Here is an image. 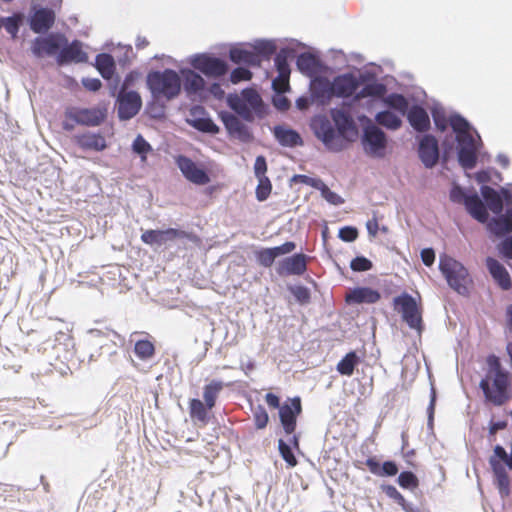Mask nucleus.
Here are the masks:
<instances>
[{
	"label": "nucleus",
	"instance_id": "423d86ee",
	"mask_svg": "<svg viewBox=\"0 0 512 512\" xmlns=\"http://www.w3.org/2000/svg\"><path fill=\"white\" fill-rule=\"evenodd\" d=\"M358 119L363 124L361 136L363 151L369 157L384 158L388 145L387 134L366 115H360Z\"/></svg>",
	"mask_w": 512,
	"mask_h": 512
},
{
	"label": "nucleus",
	"instance_id": "1a4fd4ad",
	"mask_svg": "<svg viewBox=\"0 0 512 512\" xmlns=\"http://www.w3.org/2000/svg\"><path fill=\"white\" fill-rule=\"evenodd\" d=\"M510 386V375L508 371L499 372L482 379L480 388L485 398L494 405L500 406L508 399V388Z\"/></svg>",
	"mask_w": 512,
	"mask_h": 512
},
{
	"label": "nucleus",
	"instance_id": "13d9d810",
	"mask_svg": "<svg viewBox=\"0 0 512 512\" xmlns=\"http://www.w3.org/2000/svg\"><path fill=\"white\" fill-rule=\"evenodd\" d=\"M437 400V393L435 387L432 385L430 390V402L427 407V425L430 429L433 428L435 406Z\"/></svg>",
	"mask_w": 512,
	"mask_h": 512
},
{
	"label": "nucleus",
	"instance_id": "2eb2a0df",
	"mask_svg": "<svg viewBox=\"0 0 512 512\" xmlns=\"http://www.w3.org/2000/svg\"><path fill=\"white\" fill-rule=\"evenodd\" d=\"M394 302L397 311L401 313L407 325L421 333L423 329L422 316L415 299L411 295L404 293L402 296L396 297Z\"/></svg>",
	"mask_w": 512,
	"mask_h": 512
},
{
	"label": "nucleus",
	"instance_id": "4468645a",
	"mask_svg": "<svg viewBox=\"0 0 512 512\" xmlns=\"http://www.w3.org/2000/svg\"><path fill=\"white\" fill-rule=\"evenodd\" d=\"M178 239H188L190 241H195L196 236L192 233H188L184 230L175 228H168L166 230H145L141 235V240L145 244L157 247H161L167 242L175 241Z\"/></svg>",
	"mask_w": 512,
	"mask_h": 512
},
{
	"label": "nucleus",
	"instance_id": "a211bd4d",
	"mask_svg": "<svg viewBox=\"0 0 512 512\" xmlns=\"http://www.w3.org/2000/svg\"><path fill=\"white\" fill-rule=\"evenodd\" d=\"M302 413L301 398L296 396L287 399L279 410V420L286 435L295 432L297 426V418Z\"/></svg>",
	"mask_w": 512,
	"mask_h": 512
},
{
	"label": "nucleus",
	"instance_id": "bf43d9fd",
	"mask_svg": "<svg viewBox=\"0 0 512 512\" xmlns=\"http://www.w3.org/2000/svg\"><path fill=\"white\" fill-rule=\"evenodd\" d=\"M320 192L321 196L330 204L341 205L344 203L343 198L332 191L327 185H325Z\"/></svg>",
	"mask_w": 512,
	"mask_h": 512
},
{
	"label": "nucleus",
	"instance_id": "f03ea898",
	"mask_svg": "<svg viewBox=\"0 0 512 512\" xmlns=\"http://www.w3.org/2000/svg\"><path fill=\"white\" fill-rule=\"evenodd\" d=\"M226 102L234 113L220 111L218 117L228 135L242 143L252 142L254 140L253 133L243 121L251 123L257 117L262 118L265 115V104L260 94L254 89L246 88L240 95L228 94Z\"/></svg>",
	"mask_w": 512,
	"mask_h": 512
},
{
	"label": "nucleus",
	"instance_id": "37998d69",
	"mask_svg": "<svg viewBox=\"0 0 512 512\" xmlns=\"http://www.w3.org/2000/svg\"><path fill=\"white\" fill-rule=\"evenodd\" d=\"M224 387L223 382L213 380L203 388V398L208 408H214L217 397Z\"/></svg>",
	"mask_w": 512,
	"mask_h": 512
},
{
	"label": "nucleus",
	"instance_id": "7ed1b4c3",
	"mask_svg": "<svg viewBox=\"0 0 512 512\" xmlns=\"http://www.w3.org/2000/svg\"><path fill=\"white\" fill-rule=\"evenodd\" d=\"M434 124L441 132L451 126L457 141L458 162L464 169H473L478 160L482 145L481 137L472 125L460 114H453L447 119L444 109L435 105L432 110Z\"/></svg>",
	"mask_w": 512,
	"mask_h": 512
},
{
	"label": "nucleus",
	"instance_id": "8fccbe9b",
	"mask_svg": "<svg viewBox=\"0 0 512 512\" xmlns=\"http://www.w3.org/2000/svg\"><path fill=\"white\" fill-rule=\"evenodd\" d=\"M258 185L256 187V198L258 201H265L272 190V184L268 177L257 178Z\"/></svg>",
	"mask_w": 512,
	"mask_h": 512
},
{
	"label": "nucleus",
	"instance_id": "4be33fe9",
	"mask_svg": "<svg viewBox=\"0 0 512 512\" xmlns=\"http://www.w3.org/2000/svg\"><path fill=\"white\" fill-rule=\"evenodd\" d=\"M55 12L47 7H33L29 17V26L34 33H46L55 22Z\"/></svg>",
	"mask_w": 512,
	"mask_h": 512
},
{
	"label": "nucleus",
	"instance_id": "e2e57ef3",
	"mask_svg": "<svg viewBox=\"0 0 512 512\" xmlns=\"http://www.w3.org/2000/svg\"><path fill=\"white\" fill-rule=\"evenodd\" d=\"M495 460H498L503 465L507 466V462L510 461V455L506 452L504 447L501 445H496L493 449V456Z\"/></svg>",
	"mask_w": 512,
	"mask_h": 512
},
{
	"label": "nucleus",
	"instance_id": "412c9836",
	"mask_svg": "<svg viewBox=\"0 0 512 512\" xmlns=\"http://www.w3.org/2000/svg\"><path fill=\"white\" fill-rule=\"evenodd\" d=\"M176 164L184 177L190 182L197 185H205L210 181L209 175L207 172L200 168L195 162H193L190 158L179 155L176 158Z\"/></svg>",
	"mask_w": 512,
	"mask_h": 512
},
{
	"label": "nucleus",
	"instance_id": "0eeeda50",
	"mask_svg": "<svg viewBox=\"0 0 512 512\" xmlns=\"http://www.w3.org/2000/svg\"><path fill=\"white\" fill-rule=\"evenodd\" d=\"M277 46L272 40H257L253 45V50L233 47L230 49V60L238 64H247L250 66H259L263 59H269L276 53Z\"/></svg>",
	"mask_w": 512,
	"mask_h": 512
},
{
	"label": "nucleus",
	"instance_id": "774afa93",
	"mask_svg": "<svg viewBox=\"0 0 512 512\" xmlns=\"http://www.w3.org/2000/svg\"><path fill=\"white\" fill-rule=\"evenodd\" d=\"M265 401L266 403L271 407V408H274V409H278L280 410L282 404L280 402V398L279 396H277L276 394L274 393H267L265 395Z\"/></svg>",
	"mask_w": 512,
	"mask_h": 512
},
{
	"label": "nucleus",
	"instance_id": "ddd939ff",
	"mask_svg": "<svg viewBox=\"0 0 512 512\" xmlns=\"http://www.w3.org/2000/svg\"><path fill=\"white\" fill-rule=\"evenodd\" d=\"M194 69L199 70L209 78H220L228 72V64L225 60L209 54H196L190 61Z\"/></svg>",
	"mask_w": 512,
	"mask_h": 512
},
{
	"label": "nucleus",
	"instance_id": "aec40b11",
	"mask_svg": "<svg viewBox=\"0 0 512 512\" xmlns=\"http://www.w3.org/2000/svg\"><path fill=\"white\" fill-rule=\"evenodd\" d=\"M310 257L304 253H295L292 256L280 260L276 266L279 276L303 275L307 271V263Z\"/></svg>",
	"mask_w": 512,
	"mask_h": 512
},
{
	"label": "nucleus",
	"instance_id": "9b49d317",
	"mask_svg": "<svg viewBox=\"0 0 512 512\" xmlns=\"http://www.w3.org/2000/svg\"><path fill=\"white\" fill-rule=\"evenodd\" d=\"M311 129L315 136L331 151H341L343 141L332 122L325 115H316L311 121Z\"/></svg>",
	"mask_w": 512,
	"mask_h": 512
},
{
	"label": "nucleus",
	"instance_id": "72a5a7b5",
	"mask_svg": "<svg viewBox=\"0 0 512 512\" xmlns=\"http://www.w3.org/2000/svg\"><path fill=\"white\" fill-rule=\"evenodd\" d=\"M410 125L418 132H425L430 127V118L427 111L419 106L413 105L407 113Z\"/></svg>",
	"mask_w": 512,
	"mask_h": 512
},
{
	"label": "nucleus",
	"instance_id": "20e7f679",
	"mask_svg": "<svg viewBox=\"0 0 512 512\" xmlns=\"http://www.w3.org/2000/svg\"><path fill=\"white\" fill-rule=\"evenodd\" d=\"M332 82L334 96L353 99L349 102L354 104L362 98H381L386 92V86L376 80H369L361 85L360 81L352 74L336 76Z\"/></svg>",
	"mask_w": 512,
	"mask_h": 512
},
{
	"label": "nucleus",
	"instance_id": "49530a36",
	"mask_svg": "<svg viewBox=\"0 0 512 512\" xmlns=\"http://www.w3.org/2000/svg\"><path fill=\"white\" fill-rule=\"evenodd\" d=\"M135 354L142 360H147L154 355V345L148 340H139L135 343Z\"/></svg>",
	"mask_w": 512,
	"mask_h": 512
},
{
	"label": "nucleus",
	"instance_id": "f704fd0d",
	"mask_svg": "<svg viewBox=\"0 0 512 512\" xmlns=\"http://www.w3.org/2000/svg\"><path fill=\"white\" fill-rule=\"evenodd\" d=\"M489 463L494 472L499 492L502 496L509 494V477L505 470V467L494 457H490Z\"/></svg>",
	"mask_w": 512,
	"mask_h": 512
},
{
	"label": "nucleus",
	"instance_id": "680f3d73",
	"mask_svg": "<svg viewBox=\"0 0 512 512\" xmlns=\"http://www.w3.org/2000/svg\"><path fill=\"white\" fill-rule=\"evenodd\" d=\"M383 491L386 493V495L388 497L394 499L399 504H401L403 509H406L404 497L399 493V491L394 486H392V485L383 486Z\"/></svg>",
	"mask_w": 512,
	"mask_h": 512
},
{
	"label": "nucleus",
	"instance_id": "c03bdc74",
	"mask_svg": "<svg viewBox=\"0 0 512 512\" xmlns=\"http://www.w3.org/2000/svg\"><path fill=\"white\" fill-rule=\"evenodd\" d=\"M288 291L294 296L296 302L302 306H306L311 301L310 289L303 285H288Z\"/></svg>",
	"mask_w": 512,
	"mask_h": 512
},
{
	"label": "nucleus",
	"instance_id": "4d7b16f0",
	"mask_svg": "<svg viewBox=\"0 0 512 512\" xmlns=\"http://www.w3.org/2000/svg\"><path fill=\"white\" fill-rule=\"evenodd\" d=\"M251 78L252 72L246 67H237L230 74V80L234 84L250 80Z\"/></svg>",
	"mask_w": 512,
	"mask_h": 512
},
{
	"label": "nucleus",
	"instance_id": "a19ab883",
	"mask_svg": "<svg viewBox=\"0 0 512 512\" xmlns=\"http://www.w3.org/2000/svg\"><path fill=\"white\" fill-rule=\"evenodd\" d=\"M272 88L275 91L276 95L272 99V103L274 107L280 111H286L289 109L291 102L290 100L283 95L286 88H289L288 86H284L283 84L278 81V79H274L272 81Z\"/></svg>",
	"mask_w": 512,
	"mask_h": 512
},
{
	"label": "nucleus",
	"instance_id": "7c9ffc66",
	"mask_svg": "<svg viewBox=\"0 0 512 512\" xmlns=\"http://www.w3.org/2000/svg\"><path fill=\"white\" fill-rule=\"evenodd\" d=\"M381 298L380 293L370 287H356L350 290L346 301L350 304H373Z\"/></svg>",
	"mask_w": 512,
	"mask_h": 512
},
{
	"label": "nucleus",
	"instance_id": "c85d7f7f",
	"mask_svg": "<svg viewBox=\"0 0 512 512\" xmlns=\"http://www.w3.org/2000/svg\"><path fill=\"white\" fill-rule=\"evenodd\" d=\"M182 85L188 95H197L205 91V80L203 77L191 69L181 70Z\"/></svg>",
	"mask_w": 512,
	"mask_h": 512
},
{
	"label": "nucleus",
	"instance_id": "f8f14e48",
	"mask_svg": "<svg viewBox=\"0 0 512 512\" xmlns=\"http://www.w3.org/2000/svg\"><path fill=\"white\" fill-rule=\"evenodd\" d=\"M352 105V103L344 101L342 108H332L330 110V116L334 122V127L342 141L349 140L350 134L353 136L358 135L357 125L350 112Z\"/></svg>",
	"mask_w": 512,
	"mask_h": 512
},
{
	"label": "nucleus",
	"instance_id": "79ce46f5",
	"mask_svg": "<svg viewBox=\"0 0 512 512\" xmlns=\"http://www.w3.org/2000/svg\"><path fill=\"white\" fill-rule=\"evenodd\" d=\"M188 123L194 129L200 132L215 135L218 134L220 131L219 126L216 125L215 122L210 117H194L192 119H188Z\"/></svg>",
	"mask_w": 512,
	"mask_h": 512
},
{
	"label": "nucleus",
	"instance_id": "5fc2aeb1",
	"mask_svg": "<svg viewBox=\"0 0 512 512\" xmlns=\"http://www.w3.org/2000/svg\"><path fill=\"white\" fill-rule=\"evenodd\" d=\"M373 263L365 256H357L350 262V268L354 272H365L372 269Z\"/></svg>",
	"mask_w": 512,
	"mask_h": 512
},
{
	"label": "nucleus",
	"instance_id": "6e6552de",
	"mask_svg": "<svg viewBox=\"0 0 512 512\" xmlns=\"http://www.w3.org/2000/svg\"><path fill=\"white\" fill-rule=\"evenodd\" d=\"M439 269L445 277L448 285L459 295H468L469 275L467 269L457 260L441 255L439 261Z\"/></svg>",
	"mask_w": 512,
	"mask_h": 512
},
{
	"label": "nucleus",
	"instance_id": "f257e3e1",
	"mask_svg": "<svg viewBox=\"0 0 512 512\" xmlns=\"http://www.w3.org/2000/svg\"><path fill=\"white\" fill-rule=\"evenodd\" d=\"M481 196L475 189L466 190L454 183L450 199L462 203L467 212L478 222L486 224L494 236H503L512 232V184L499 190L488 185L480 188Z\"/></svg>",
	"mask_w": 512,
	"mask_h": 512
},
{
	"label": "nucleus",
	"instance_id": "473e14b6",
	"mask_svg": "<svg viewBox=\"0 0 512 512\" xmlns=\"http://www.w3.org/2000/svg\"><path fill=\"white\" fill-rule=\"evenodd\" d=\"M296 65L298 70L309 76L314 77L321 70L322 64L317 56L310 52H303L297 56Z\"/></svg>",
	"mask_w": 512,
	"mask_h": 512
},
{
	"label": "nucleus",
	"instance_id": "a878e982",
	"mask_svg": "<svg viewBox=\"0 0 512 512\" xmlns=\"http://www.w3.org/2000/svg\"><path fill=\"white\" fill-rule=\"evenodd\" d=\"M295 56V50L291 47L281 48L276 54L274 63L278 72V81L284 86L289 85V76L291 73L289 60Z\"/></svg>",
	"mask_w": 512,
	"mask_h": 512
},
{
	"label": "nucleus",
	"instance_id": "2f4dec72",
	"mask_svg": "<svg viewBox=\"0 0 512 512\" xmlns=\"http://www.w3.org/2000/svg\"><path fill=\"white\" fill-rule=\"evenodd\" d=\"M273 135L282 146L297 147L303 145V140L300 134L292 128L276 125L273 128Z\"/></svg>",
	"mask_w": 512,
	"mask_h": 512
},
{
	"label": "nucleus",
	"instance_id": "864d4df0",
	"mask_svg": "<svg viewBox=\"0 0 512 512\" xmlns=\"http://www.w3.org/2000/svg\"><path fill=\"white\" fill-rule=\"evenodd\" d=\"M254 422L257 429H264L269 421L266 409L262 405H258L253 410Z\"/></svg>",
	"mask_w": 512,
	"mask_h": 512
},
{
	"label": "nucleus",
	"instance_id": "338daca9",
	"mask_svg": "<svg viewBox=\"0 0 512 512\" xmlns=\"http://www.w3.org/2000/svg\"><path fill=\"white\" fill-rule=\"evenodd\" d=\"M421 260L424 265L430 267L435 261V251L433 248H424L421 251Z\"/></svg>",
	"mask_w": 512,
	"mask_h": 512
},
{
	"label": "nucleus",
	"instance_id": "c9c22d12",
	"mask_svg": "<svg viewBox=\"0 0 512 512\" xmlns=\"http://www.w3.org/2000/svg\"><path fill=\"white\" fill-rule=\"evenodd\" d=\"M96 67L101 76L106 80H112L115 74L116 64L114 58L107 53L96 56Z\"/></svg>",
	"mask_w": 512,
	"mask_h": 512
},
{
	"label": "nucleus",
	"instance_id": "39448f33",
	"mask_svg": "<svg viewBox=\"0 0 512 512\" xmlns=\"http://www.w3.org/2000/svg\"><path fill=\"white\" fill-rule=\"evenodd\" d=\"M147 86L154 100L171 101L180 94L182 79L176 71L169 68L151 71L147 75Z\"/></svg>",
	"mask_w": 512,
	"mask_h": 512
},
{
	"label": "nucleus",
	"instance_id": "a18cd8bd",
	"mask_svg": "<svg viewBox=\"0 0 512 512\" xmlns=\"http://www.w3.org/2000/svg\"><path fill=\"white\" fill-rule=\"evenodd\" d=\"M496 237L501 239L497 244L499 255L503 259L512 260V232Z\"/></svg>",
	"mask_w": 512,
	"mask_h": 512
},
{
	"label": "nucleus",
	"instance_id": "5701e85b",
	"mask_svg": "<svg viewBox=\"0 0 512 512\" xmlns=\"http://www.w3.org/2000/svg\"><path fill=\"white\" fill-rule=\"evenodd\" d=\"M312 101L319 105H327L334 96L332 82L323 76H314L310 81Z\"/></svg>",
	"mask_w": 512,
	"mask_h": 512
},
{
	"label": "nucleus",
	"instance_id": "603ef678",
	"mask_svg": "<svg viewBox=\"0 0 512 512\" xmlns=\"http://www.w3.org/2000/svg\"><path fill=\"white\" fill-rule=\"evenodd\" d=\"M397 481L402 488L413 489L418 486V479L416 475L411 471L401 472Z\"/></svg>",
	"mask_w": 512,
	"mask_h": 512
},
{
	"label": "nucleus",
	"instance_id": "c756f323",
	"mask_svg": "<svg viewBox=\"0 0 512 512\" xmlns=\"http://www.w3.org/2000/svg\"><path fill=\"white\" fill-rule=\"evenodd\" d=\"M365 465L372 474L378 477H391L397 475L399 472L398 465L393 460H387L380 463L376 457H369L366 459Z\"/></svg>",
	"mask_w": 512,
	"mask_h": 512
},
{
	"label": "nucleus",
	"instance_id": "de8ad7c7",
	"mask_svg": "<svg viewBox=\"0 0 512 512\" xmlns=\"http://www.w3.org/2000/svg\"><path fill=\"white\" fill-rule=\"evenodd\" d=\"M278 450L282 457V459L288 464L290 467H294L297 465L298 461L293 453L292 447L289 443L284 441L283 439L278 440Z\"/></svg>",
	"mask_w": 512,
	"mask_h": 512
},
{
	"label": "nucleus",
	"instance_id": "b1692460",
	"mask_svg": "<svg viewBox=\"0 0 512 512\" xmlns=\"http://www.w3.org/2000/svg\"><path fill=\"white\" fill-rule=\"evenodd\" d=\"M296 249V243L287 241L280 246L262 248L255 253L259 265L268 268L273 265L275 259L279 256L289 254Z\"/></svg>",
	"mask_w": 512,
	"mask_h": 512
},
{
	"label": "nucleus",
	"instance_id": "cd10ccee",
	"mask_svg": "<svg viewBox=\"0 0 512 512\" xmlns=\"http://www.w3.org/2000/svg\"><path fill=\"white\" fill-rule=\"evenodd\" d=\"M486 267L492 278L503 290H508L511 288V277L503 264H501L495 258L487 257Z\"/></svg>",
	"mask_w": 512,
	"mask_h": 512
},
{
	"label": "nucleus",
	"instance_id": "052dcab7",
	"mask_svg": "<svg viewBox=\"0 0 512 512\" xmlns=\"http://www.w3.org/2000/svg\"><path fill=\"white\" fill-rule=\"evenodd\" d=\"M267 172V161L263 155H259L255 159L254 163V174L256 178H263Z\"/></svg>",
	"mask_w": 512,
	"mask_h": 512
},
{
	"label": "nucleus",
	"instance_id": "58836bf2",
	"mask_svg": "<svg viewBox=\"0 0 512 512\" xmlns=\"http://www.w3.org/2000/svg\"><path fill=\"white\" fill-rule=\"evenodd\" d=\"M360 363V357L355 351L348 352L337 364L336 370L344 376H351Z\"/></svg>",
	"mask_w": 512,
	"mask_h": 512
},
{
	"label": "nucleus",
	"instance_id": "e433bc0d",
	"mask_svg": "<svg viewBox=\"0 0 512 512\" xmlns=\"http://www.w3.org/2000/svg\"><path fill=\"white\" fill-rule=\"evenodd\" d=\"M375 121L379 125L387 128L389 130H397L402 125V120H401L400 115H398L396 112L391 111V110H383V111L378 112L375 115Z\"/></svg>",
	"mask_w": 512,
	"mask_h": 512
},
{
	"label": "nucleus",
	"instance_id": "6e6d98bb",
	"mask_svg": "<svg viewBox=\"0 0 512 512\" xmlns=\"http://www.w3.org/2000/svg\"><path fill=\"white\" fill-rule=\"evenodd\" d=\"M358 235V229L354 226H344L338 231V237L347 243L354 242L358 238Z\"/></svg>",
	"mask_w": 512,
	"mask_h": 512
},
{
	"label": "nucleus",
	"instance_id": "bb28decb",
	"mask_svg": "<svg viewBox=\"0 0 512 512\" xmlns=\"http://www.w3.org/2000/svg\"><path fill=\"white\" fill-rule=\"evenodd\" d=\"M74 140L84 151L100 152L107 148L106 139L100 133L87 131L85 133L75 135Z\"/></svg>",
	"mask_w": 512,
	"mask_h": 512
},
{
	"label": "nucleus",
	"instance_id": "09e8293b",
	"mask_svg": "<svg viewBox=\"0 0 512 512\" xmlns=\"http://www.w3.org/2000/svg\"><path fill=\"white\" fill-rule=\"evenodd\" d=\"M132 150L135 154L139 155L143 161H145L146 156L152 150V147L142 135H138L133 141Z\"/></svg>",
	"mask_w": 512,
	"mask_h": 512
},
{
	"label": "nucleus",
	"instance_id": "69168bd1",
	"mask_svg": "<svg viewBox=\"0 0 512 512\" xmlns=\"http://www.w3.org/2000/svg\"><path fill=\"white\" fill-rule=\"evenodd\" d=\"M82 85L89 91L96 92L98 91L102 83L98 78H83L82 79Z\"/></svg>",
	"mask_w": 512,
	"mask_h": 512
},
{
	"label": "nucleus",
	"instance_id": "ea45409f",
	"mask_svg": "<svg viewBox=\"0 0 512 512\" xmlns=\"http://www.w3.org/2000/svg\"><path fill=\"white\" fill-rule=\"evenodd\" d=\"M189 408L190 416L192 419H195L204 425L208 423V411L212 408H208L206 403H203L201 400L194 398L190 400Z\"/></svg>",
	"mask_w": 512,
	"mask_h": 512
},
{
	"label": "nucleus",
	"instance_id": "3c124183",
	"mask_svg": "<svg viewBox=\"0 0 512 512\" xmlns=\"http://www.w3.org/2000/svg\"><path fill=\"white\" fill-rule=\"evenodd\" d=\"M22 19L19 16L13 15L4 18L3 27L13 37L16 38L21 26Z\"/></svg>",
	"mask_w": 512,
	"mask_h": 512
},
{
	"label": "nucleus",
	"instance_id": "dca6fc26",
	"mask_svg": "<svg viewBox=\"0 0 512 512\" xmlns=\"http://www.w3.org/2000/svg\"><path fill=\"white\" fill-rule=\"evenodd\" d=\"M65 44V36L60 33H50L46 36L36 37L32 41L31 51L37 58L44 56L58 57L61 48Z\"/></svg>",
	"mask_w": 512,
	"mask_h": 512
},
{
	"label": "nucleus",
	"instance_id": "4c0bfd02",
	"mask_svg": "<svg viewBox=\"0 0 512 512\" xmlns=\"http://www.w3.org/2000/svg\"><path fill=\"white\" fill-rule=\"evenodd\" d=\"M385 105L388 107L387 110H394L398 115L405 116L410 110L409 102L401 94L392 93L388 95L384 100Z\"/></svg>",
	"mask_w": 512,
	"mask_h": 512
},
{
	"label": "nucleus",
	"instance_id": "0e129e2a",
	"mask_svg": "<svg viewBox=\"0 0 512 512\" xmlns=\"http://www.w3.org/2000/svg\"><path fill=\"white\" fill-rule=\"evenodd\" d=\"M487 363L489 366V375L497 374L499 372H504L505 370L502 368L500 363V359L495 355H490L487 359Z\"/></svg>",
	"mask_w": 512,
	"mask_h": 512
},
{
	"label": "nucleus",
	"instance_id": "6ab92c4d",
	"mask_svg": "<svg viewBox=\"0 0 512 512\" xmlns=\"http://www.w3.org/2000/svg\"><path fill=\"white\" fill-rule=\"evenodd\" d=\"M418 156L425 168H434L441 156L438 140L430 134L424 135L419 140Z\"/></svg>",
	"mask_w": 512,
	"mask_h": 512
},
{
	"label": "nucleus",
	"instance_id": "393cba45",
	"mask_svg": "<svg viewBox=\"0 0 512 512\" xmlns=\"http://www.w3.org/2000/svg\"><path fill=\"white\" fill-rule=\"evenodd\" d=\"M87 59V54L82 50V43L78 40L69 43L65 37V44H63L61 52L57 57V63L59 65L68 64L70 62L82 63L86 62Z\"/></svg>",
	"mask_w": 512,
	"mask_h": 512
},
{
	"label": "nucleus",
	"instance_id": "f3484780",
	"mask_svg": "<svg viewBox=\"0 0 512 512\" xmlns=\"http://www.w3.org/2000/svg\"><path fill=\"white\" fill-rule=\"evenodd\" d=\"M117 115L121 121H127L135 117L141 107L142 99L136 91H125L123 88L116 96Z\"/></svg>",
	"mask_w": 512,
	"mask_h": 512
},
{
	"label": "nucleus",
	"instance_id": "9d476101",
	"mask_svg": "<svg viewBox=\"0 0 512 512\" xmlns=\"http://www.w3.org/2000/svg\"><path fill=\"white\" fill-rule=\"evenodd\" d=\"M65 118L76 124L96 127L101 125L107 117V109L104 106H94L90 108L69 106L64 112Z\"/></svg>",
	"mask_w": 512,
	"mask_h": 512
}]
</instances>
